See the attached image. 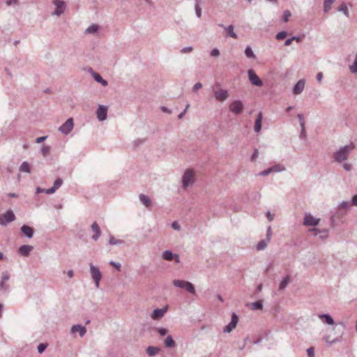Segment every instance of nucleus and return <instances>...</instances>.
<instances>
[{
	"label": "nucleus",
	"instance_id": "1",
	"mask_svg": "<svg viewBox=\"0 0 357 357\" xmlns=\"http://www.w3.org/2000/svg\"><path fill=\"white\" fill-rule=\"evenodd\" d=\"M355 148V146L354 144L351 143L349 144H347L344 146H341L338 150H337L334 154L333 158L334 160L337 162H342L343 161H345L351 151Z\"/></svg>",
	"mask_w": 357,
	"mask_h": 357
},
{
	"label": "nucleus",
	"instance_id": "2",
	"mask_svg": "<svg viewBox=\"0 0 357 357\" xmlns=\"http://www.w3.org/2000/svg\"><path fill=\"white\" fill-rule=\"evenodd\" d=\"M213 96L216 101L223 102L228 99L229 93L228 90L222 89L219 82H215L212 86Z\"/></svg>",
	"mask_w": 357,
	"mask_h": 357
},
{
	"label": "nucleus",
	"instance_id": "3",
	"mask_svg": "<svg viewBox=\"0 0 357 357\" xmlns=\"http://www.w3.org/2000/svg\"><path fill=\"white\" fill-rule=\"evenodd\" d=\"M173 284L176 287L185 289L190 294H195V287L190 282L182 280H174L173 281Z\"/></svg>",
	"mask_w": 357,
	"mask_h": 357
},
{
	"label": "nucleus",
	"instance_id": "4",
	"mask_svg": "<svg viewBox=\"0 0 357 357\" xmlns=\"http://www.w3.org/2000/svg\"><path fill=\"white\" fill-rule=\"evenodd\" d=\"M195 174L192 169H188L185 171L182 177V187L187 188L190 185H192L195 181Z\"/></svg>",
	"mask_w": 357,
	"mask_h": 357
},
{
	"label": "nucleus",
	"instance_id": "5",
	"mask_svg": "<svg viewBox=\"0 0 357 357\" xmlns=\"http://www.w3.org/2000/svg\"><path fill=\"white\" fill-rule=\"evenodd\" d=\"M15 220V215L12 210H8L6 213L0 215V225L6 226Z\"/></svg>",
	"mask_w": 357,
	"mask_h": 357
},
{
	"label": "nucleus",
	"instance_id": "6",
	"mask_svg": "<svg viewBox=\"0 0 357 357\" xmlns=\"http://www.w3.org/2000/svg\"><path fill=\"white\" fill-rule=\"evenodd\" d=\"M90 273L91 278H93L96 288H99L100 282L102 278V274L97 266H95L93 264H90Z\"/></svg>",
	"mask_w": 357,
	"mask_h": 357
},
{
	"label": "nucleus",
	"instance_id": "7",
	"mask_svg": "<svg viewBox=\"0 0 357 357\" xmlns=\"http://www.w3.org/2000/svg\"><path fill=\"white\" fill-rule=\"evenodd\" d=\"M53 4L55 6V10L52 13L53 15L60 16L66 10V3L61 0H53Z\"/></svg>",
	"mask_w": 357,
	"mask_h": 357
},
{
	"label": "nucleus",
	"instance_id": "8",
	"mask_svg": "<svg viewBox=\"0 0 357 357\" xmlns=\"http://www.w3.org/2000/svg\"><path fill=\"white\" fill-rule=\"evenodd\" d=\"M73 127V119L72 118H69L59 128V131L64 135H68L72 131Z\"/></svg>",
	"mask_w": 357,
	"mask_h": 357
},
{
	"label": "nucleus",
	"instance_id": "9",
	"mask_svg": "<svg viewBox=\"0 0 357 357\" xmlns=\"http://www.w3.org/2000/svg\"><path fill=\"white\" fill-rule=\"evenodd\" d=\"M229 109L232 113L239 114L242 113L244 109V105L241 100H236L229 105Z\"/></svg>",
	"mask_w": 357,
	"mask_h": 357
},
{
	"label": "nucleus",
	"instance_id": "10",
	"mask_svg": "<svg viewBox=\"0 0 357 357\" xmlns=\"http://www.w3.org/2000/svg\"><path fill=\"white\" fill-rule=\"evenodd\" d=\"M248 75L250 82L255 86H261L263 85L262 81L259 79L254 70L250 69L248 71Z\"/></svg>",
	"mask_w": 357,
	"mask_h": 357
},
{
	"label": "nucleus",
	"instance_id": "11",
	"mask_svg": "<svg viewBox=\"0 0 357 357\" xmlns=\"http://www.w3.org/2000/svg\"><path fill=\"white\" fill-rule=\"evenodd\" d=\"M238 321V317L236 313L233 312L231 314V319L230 323L227 325L224 329L223 332L225 333H230L233 329H234L237 325Z\"/></svg>",
	"mask_w": 357,
	"mask_h": 357
},
{
	"label": "nucleus",
	"instance_id": "12",
	"mask_svg": "<svg viewBox=\"0 0 357 357\" xmlns=\"http://www.w3.org/2000/svg\"><path fill=\"white\" fill-rule=\"evenodd\" d=\"M319 219L314 218L310 213L305 215L303 225L305 226H316L319 224Z\"/></svg>",
	"mask_w": 357,
	"mask_h": 357
},
{
	"label": "nucleus",
	"instance_id": "13",
	"mask_svg": "<svg viewBox=\"0 0 357 357\" xmlns=\"http://www.w3.org/2000/svg\"><path fill=\"white\" fill-rule=\"evenodd\" d=\"M162 258L167 261H172L174 259L176 263H180V257L178 255L174 254L171 250H165L162 252Z\"/></svg>",
	"mask_w": 357,
	"mask_h": 357
},
{
	"label": "nucleus",
	"instance_id": "14",
	"mask_svg": "<svg viewBox=\"0 0 357 357\" xmlns=\"http://www.w3.org/2000/svg\"><path fill=\"white\" fill-rule=\"evenodd\" d=\"M96 114L100 121H105L107 116V107L104 105H99L96 111Z\"/></svg>",
	"mask_w": 357,
	"mask_h": 357
},
{
	"label": "nucleus",
	"instance_id": "15",
	"mask_svg": "<svg viewBox=\"0 0 357 357\" xmlns=\"http://www.w3.org/2000/svg\"><path fill=\"white\" fill-rule=\"evenodd\" d=\"M10 279V274L8 271L2 273L1 280L0 282V289L7 291L9 289V286L6 282Z\"/></svg>",
	"mask_w": 357,
	"mask_h": 357
},
{
	"label": "nucleus",
	"instance_id": "16",
	"mask_svg": "<svg viewBox=\"0 0 357 357\" xmlns=\"http://www.w3.org/2000/svg\"><path fill=\"white\" fill-rule=\"evenodd\" d=\"M167 310V307H165L161 309L160 308L155 309L153 311V312L151 313V317L154 320H158L164 316V314Z\"/></svg>",
	"mask_w": 357,
	"mask_h": 357
},
{
	"label": "nucleus",
	"instance_id": "17",
	"mask_svg": "<svg viewBox=\"0 0 357 357\" xmlns=\"http://www.w3.org/2000/svg\"><path fill=\"white\" fill-rule=\"evenodd\" d=\"M305 79H302L297 82L292 89V92L295 95L301 94L305 88Z\"/></svg>",
	"mask_w": 357,
	"mask_h": 357
},
{
	"label": "nucleus",
	"instance_id": "18",
	"mask_svg": "<svg viewBox=\"0 0 357 357\" xmlns=\"http://www.w3.org/2000/svg\"><path fill=\"white\" fill-rule=\"evenodd\" d=\"M78 332L80 337H84L86 333V328L85 326L80 324L73 325L71 327L70 333L74 334Z\"/></svg>",
	"mask_w": 357,
	"mask_h": 357
},
{
	"label": "nucleus",
	"instance_id": "19",
	"mask_svg": "<svg viewBox=\"0 0 357 357\" xmlns=\"http://www.w3.org/2000/svg\"><path fill=\"white\" fill-rule=\"evenodd\" d=\"M33 247L29 245H23L20 247L18 252L23 257H27L29 255L31 251H32Z\"/></svg>",
	"mask_w": 357,
	"mask_h": 357
},
{
	"label": "nucleus",
	"instance_id": "20",
	"mask_svg": "<svg viewBox=\"0 0 357 357\" xmlns=\"http://www.w3.org/2000/svg\"><path fill=\"white\" fill-rule=\"evenodd\" d=\"M91 229L94 232V234L92 236L91 238L93 240L97 241L100 236L101 231H100V227L96 222H94L91 225Z\"/></svg>",
	"mask_w": 357,
	"mask_h": 357
},
{
	"label": "nucleus",
	"instance_id": "21",
	"mask_svg": "<svg viewBox=\"0 0 357 357\" xmlns=\"http://www.w3.org/2000/svg\"><path fill=\"white\" fill-rule=\"evenodd\" d=\"M21 231L29 238H32L34 234V229L32 227L26 225H24L21 227Z\"/></svg>",
	"mask_w": 357,
	"mask_h": 357
},
{
	"label": "nucleus",
	"instance_id": "22",
	"mask_svg": "<svg viewBox=\"0 0 357 357\" xmlns=\"http://www.w3.org/2000/svg\"><path fill=\"white\" fill-rule=\"evenodd\" d=\"M318 317L321 321L328 325L334 324V320L333 317L328 314H320Z\"/></svg>",
	"mask_w": 357,
	"mask_h": 357
},
{
	"label": "nucleus",
	"instance_id": "23",
	"mask_svg": "<svg viewBox=\"0 0 357 357\" xmlns=\"http://www.w3.org/2000/svg\"><path fill=\"white\" fill-rule=\"evenodd\" d=\"M262 113L259 112L255 120L254 130L256 132H259L261 130Z\"/></svg>",
	"mask_w": 357,
	"mask_h": 357
},
{
	"label": "nucleus",
	"instance_id": "24",
	"mask_svg": "<svg viewBox=\"0 0 357 357\" xmlns=\"http://www.w3.org/2000/svg\"><path fill=\"white\" fill-rule=\"evenodd\" d=\"M92 76L94 78L95 81L101 84L102 86H106L108 85V82L107 80L104 79L100 74L93 72L92 73Z\"/></svg>",
	"mask_w": 357,
	"mask_h": 357
},
{
	"label": "nucleus",
	"instance_id": "25",
	"mask_svg": "<svg viewBox=\"0 0 357 357\" xmlns=\"http://www.w3.org/2000/svg\"><path fill=\"white\" fill-rule=\"evenodd\" d=\"M160 350V349L159 347H153V346H149L146 348V354L149 355V356H154L159 353Z\"/></svg>",
	"mask_w": 357,
	"mask_h": 357
},
{
	"label": "nucleus",
	"instance_id": "26",
	"mask_svg": "<svg viewBox=\"0 0 357 357\" xmlns=\"http://www.w3.org/2000/svg\"><path fill=\"white\" fill-rule=\"evenodd\" d=\"M140 202L147 208H149L151 205V201L150 198L144 194H141L139 196Z\"/></svg>",
	"mask_w": 357,
	"mask_h": 357
},
{
	"label": "nucleus",
	"instance_id": "27",
	"mask_svg": "<svg viewBox=\"0 0 357 357\" xmlns=\"http://www.w3.org/2000/svg\"><path fill=\"white\" fill-rule=\"evenodd\" d=\"M310 232H312L313 236H317L319 234H321L319 236L320 238H324L328 236V232L326 230L319 231L317 229H311L309 230Z\"/></svg>",
	"mask_w": 357,
	"mask_h": 357
},
{
	"label": "nucleus",
	"instance_id": "28",
	"mask_svg": "<svg viewBox=\"0 0 357 357\" xmlns=\"http://www.w3.org/2000/svg\"><path fill=\"white\" fill-rule=\"evenodd\" d=\"M247 306H249L252 310H261L263 307V303L262 301L260 300L257 302L248 303Z\"/></svg>",
	"mask_w": 357,
	"mask_h": 357
},
{
	"label": "nucleus",
	"instance_id": "29",
	"mask_svg": "<svg viewBox=\"0 0 357 357\" xmlns=\"http://www.w3.org/2000/svg\"><path fill=\"white\" fill-rule=\"evenodd\" d=\"M290 282V276L289 275H286L282 280L280 282L279 285V290H284L287 287L289 283Z\"/></svg>",
	"mask_w": 357,
	"mask_h": 357
},
{
	"label": "nucleus",
	"instance_id": "30",
	"mask_svg": "<svg viewBox=\"0 0 357 357\" xmlns=\"http://www.w3.org/2000/svg\"><path fill=\"white\" fill-rule=\"evenodd\" d=\"M98 30L99 26L96 24H92L85 30V33L93 34L96 33Z\"/></svg>",
	"mask_w": 357,
	"mask_h": 357
},
{
	"label": "nucleus",
	"instance_id": "31",
	"mask_svg": "<svg viewBox=\"0 0 357 357\" xmlns=\"http://www.w3.org/2000/svg\"><path fill=\"white\" fill-rule=\"evenodd\" d=\"M225 31H227V36L237 38L236 33L234 31V26L229 25L227 27H225Z\"/></svg>",
	"mask_w": 357,
	"mask_h": 357
},
{
	"label": "nucleus",
	"instance_id": "32",
	"mask_svg": "<svg viewBox=\"0 0 357 357\" xmlns=\"http://www.w3.org/2000/svg\"><path fill=\"white\" fill-rule=\"evenodd\" d=\"M164 344L167 348H173L175 347V342L171 335H168L165 340Z\"/></svg>",
	"mask_w": 357,
	"mask_h": 357
},
{
	"label": "nucleus",
	"instance_id": "33",
	"mask_svg": "<svg viewBox=\"0 0 357 357\" xmlns=\"http://www.w3.org/2000/svg\"><path fill=\"white\" fill-rule=\"evenodd\" d=\"M271 173L281 172L285 170V167L280 164L275 165L270 167Z\"/></svg>",
	"mask_w": 357,
	"mask_h": 357
},
{
	"label": "nucleus",
	"instance_id": "34",
	"mask_svg": "<svg viewBox=\"0 0 357 357\" xmlns=\"http://www.w3.org/2000/svg\"><path fill=\"white\" fill-rule=\"evenodd\" d=\"M335 0H324V11L328 13L331 8V5L333 3Z\"/></svg>",
	"mask_w": 357,
	"mask_h": 357
},
{
	"label": "nucleus",
	"instance_id": "35",
	"mask_svg": "<svg viewBox=\"0 0 357 357\" xmlns=\"http://www.w3.org/2000/svg\"><path fill=\"white\" fill-rule=\"evenodd\" d=\"M20 171L26 173L31 172V168L29 166V164L27 162H23L20 167Z\"/></svg>",
	"mask_w": 357,
	"mask_h": 357
},
{
	"label": "nucleus",
	"instance_id": "36",
	"mask_svg": "<svg viewBox=\"0 0 357 357\" xmlns=\"http://www.w3.org/2000/svg\"><path fill=\"white\" fill-rule=\"evenodd\" d=\"M268 242L269 241H267V240H266V239L260 241L258 243V244L257 245V249L258 250H264L266 248L267 244L268 243Z\"/></svg>",
	"mask_w": 357,
	"mask_h": 357
},
{
	"label": "nucleus",
	"instance_id": "37",
	"mask_svg": "<svg viewBox=\"0 0 357 357\" xmlns=\"http://www.w3.org/2000/svg\"><path fill=\"white\" fill-rule=\"evenodd\" d=\"M338 11L342 12L347 17L349 16V10L346 3H342L337 9Z\"/></svg>",
	"mask_w": 357,
	"mask_h": 357
},
{
	"label": "nucleus",
	"instance_id": "38",
	"mask_svg": "<svg viewBox=\"0 0 357 357\" xmlns=\"http://www.w3.org/2000/svg\"><path fill=\"white\" fill-rule=\"evenodd\" d=\"M199 3H200V0H196V4L195 6V9L196 15L199 18L201 17V15H202V8L199 6Z\"/></svg>",
	"mask_w": 357,
	"mask_h": 357
},
{
	"label": "nucleus",
	"instance_id": "39",
	"mask_svg": "<svg viewBox=\"0 0 357 357\" xmlns=\"http://www.w3.org/2000/svg\"><path fill=\"white\" fill-rule=\"evenodd\" d=\"M123 243L122 240L116 239L114 236L109 237V243L112 245H121Z\"/></svg>",
	"mask_w": 357,
	"mask_h": 357
},
{
	"label": "nucleus",
	"instance_id": "40",
	"mask_svg": "<svg viewBox=\"0 0 357 357\" xmlns=\"http://www.w3.org/2000/svg\"><path fill=\"white\" fill-rule=\"evenodd\" d=\"M245 56L250 59V58H255V55L252 50V48L249 46H248L245 50Z\"/></svg>",
	"mask_w": 357,
	"mask_h": 357
},
{
	"label": "nucleus",
	"instance_id": "41",
	"mask_svg": "<svg viewBox=\"0 0 357 357\" xmlns=\"http://www.w3.org/2000/svg\"><path fill=\"white\" fill-rule=\"evenodd\" d=\"M351 205V204L349 203V202L343 201L341 203H340V204L338 205V208L347 210L349 208Z\"/></svg>",
	"mask_w": 357,
	"mask_h": 357
},
{
	"label": "nucleus",
	"instance_id": "42",
	"mask_svg": "<svg viewBox=\"0 0 357 357\" xmlns=\"http://www.w3.org/2000/svg\"><path fill=\"white\" fill-rule=\"evenodd\" d=\"M50 147L48 146H45V145L43 146L40 149V152L44 157L47 156V154L50 153Z\"/></svg>",
	"mask_w": 357,
	"mask_h": 357
},
{
	"label": "nucleus",
	"instance_id": "43",
	"mask_svg": "<svg viewBox=\"0 0 357 357\" xmlns=\"http://www.w3.org/2000/svg\"><path fill=\"white\" fill-rule=\"evenodd\" d=\"M287 36V33L285 31H280L276 34L275 38L278 40L284 39Z\"/></svg>",
	"mask_w": 357,
	"mask_h": 357
},
{
	"label": "nucleus",
	"instance_id": "44",
	"mask_svg": "<svg viewBox=\"0 0 357 357\" xmlns=\"http://www.w3.org/2000/svg\"><path fill=\"white\" fill-rule=\"evenodd\" d=\"M62 184H63V180L60 178H58L55 180L53 187H54L56 188V190H57L59 188H60Z\"/></svg>",
	"mask_w": 357,
	"mask_h": 357
},
{
	"label": "nucleus",
	"instance_id": "45",
	"mask_svg": "<svg viewBox=\"0 0 357 357\" xmlns=\"http://www.w3.org/2000/svg\"><path fill=\"white\" fill-rule=\"evenodd\" d=\"M291 16V13L289 10H285L283 13L282 20L284 22H287L289 21V19Z\"/></svg>",
	"mask_w": 357,
	"mask_h": 357
},
{
	"label": "nucleus",
	"instance_id": "46",
	"mask_svg": "<svg viewBox=\"0 0 357 357\" xmlns=\"http://www.w3.org/2000/svg\"><path fill=\"white\" fill-rule=\"evenodd\" d=\"M6 4L8 6L19 5V0H6Z\"/></svg>",
	"mask_w": 357,
	"mask_h": 357
},
{
	"label": "nucleus",
	"instance_id": "47",
	"mask_svg": "<svg viewBox=\"0 0 357 357\" xmlns=\"http://www.w3.org/2000/svg\"><path fill=\"white\" fill-rule=\"evenodd\" d=\"M47 345L46 344L41 343L38 346V351L40 354H42L46 349Z\"/></svg>",
	"mask_w": 357,
	"mask_h": 357
},
{
	"label": "nucleus",
	"instance_id": "48",
	"mask_svg": "<svg viewBox=\"0 0 357 357\" xmlns=\"http://www.w3.org/2000/svg\"><path fill=\"white\" fill-rule=\"evenodd\" d=\"M307 357H314V348L313 347H309L307 349Z\"/></svg>",
	"mask_w": 357,
	"mask_h": 357
},
{
	"label": "nucleus",
	"instance_id": "49",
	"mask_svg": "<svg viewBox=\"0 0 357 357\" xmlns=\"http://www.w3.org/2000/svg\"><path fill=\"white\" fill-rule=\"evenodd\" d=\"M259 156V151L258 149H255L254 150V152L252 154L251 157H250V160L251 161H255Z\"/></svg>",
	"mask_w": 357,
	"mask_h": 357
},
{
	"label": "nucleus",
	"instance_id": "50",
	"mask_svg": "<svg viewBox=\"0 0 357 357\" xmlns=\"http://www.w3.org/2000/svg\"><path fill=\"white\" fill-rule=\"evenodd\" d=\"M203 86L201 82L196 83L192 87V91L197 92L199 89H202Z\"/></svg>",
	"mask_w": 357,
	"mask_h": 357
},
{
	"label": "nucleus",
	"instance_id": "51",
	"mask_svg": "<svg viewBox=\"0 0 357 357\" xmlns=\"http://www.w3.org/2000/svg\"><path fill=\"white\" fill-rule=\"evenodd\" d=\"M109 264L114 267L117 271H121V264L119 263L111 261H109Z\"/></svg>",
	"mask_w": 357,
	"mask_h": 357
},
{
	"label": "nucleus",
	"instance_id": "52",
	"mask_svg": "<svg viewBox=\"0 0 357 357\" xmlns=\"http://www.w3.org/2000/svg\"><path fill=\"white\" fill-rule=\"evenodd\" d=\"M157 331L161 336H165L167 333V330L165 328H158Z\"/></svg>",
	"mask_w": 357,
	"mask_h": 357
},
{
	"label": "nucleus",
	"instance_id": "53",
	"mask_svg": "<svg viewBox=\"0 0 357 357\" xmlns=\"http://www.w3.org/2000/svg\"><path fill=\"white\" fill-rule=\"evenodd\" d=\"M271 170H270V168H268L261 172L259 173V176H268L269 174H271Z\"/></svg>",
	"mask_w": 357,
	"mask_h": 357
},
{
	"label": "nucleus",
	"instance_id": "54",
	"mask_svg": "<svg viewBox=\"0 0 357 357\" xmlns=\"http://www.w3.org/2000/svg\"><path fill=\"white\" fill-rule=\"evenodd\" d=\"M297 117L299 120L301 127H303V126H305V121H304V118H303V115L301 114H298L297 115Z\"/></svg>",
	"mask_w": 357,
	"mask_h": 357
},
{
	"label": "nucleus",
	"instance_id": "55",
	"mask_svg": "<svg viewBox=\"0 0 357 357\" xmlns=\"http://www.w3.org/2000/svg\"><path fill=\"white\" fill-rule=\"evenodd\" d=\"M220 55V51L215 48L211 52V56L213 57L218 56Z\"/></svg>",
	"mask_w": 357,
	"mask_h": 357
},
{
	"label": "nucleus",
	"instance_id": "56",
	"mask_svg": "<svg viewBox=\"0 0 357 357\" xmlns=\"http://www.w3.org/2000/svg\"><path fill=\"white\" fill-rule=\"evenodd\" d=\"M172 227L174 229H175V230H180V229H181V226H180V225H179V224H178V222H176V221H174V222H172Z\"/></svg>",
	"mask_w": 357,
	"mask_h": 357
},
{
	"label": "nucleus",
	"instance_id": "57",
	"mask_svg": "<svg viewBox=\"0 0 357 357\" xmlns=\"http://www.w3.org/2000/svg\"><path fill=\"white\" fill-rule=\"evenodd\" d=\"M193 48L192 47H185L184 48H183L181 50V52L182 53H184V54H186V53H189V52H191L192 51Z\"/></svg>",
	"mask_w": 357,
	"mask_h": 357
},
{
	"label": "nucleus",
	"instance_id": "58",
	"mask_svg": "<svg viewBox=\"0 0 357 357\" xmlns=\"http://www.w3.org/2000/svg\"><path fill=\"white\" fill-rule=\"evenodd\" d=\"M350 70L352 73H357V63L354 62L353 65L350 66Z\"/></svg>",
	"mask_w": 357,
	"mask_h": 357
},
{
	"label": "nucleus",
	"instance_id": "59",
	"mask_svg": "<svg viewBox=\"0 0 357 357\" xmlns=\"http://www.w3.org/2000/svg\"><path fill=\"white\" fill-rule=\"evenodd\" d=\"M271 234H272L271 227H268V229H267L266 239V240H267V241H270Z\"/></svg>",
	"mask_w": 357,
	"mask_h": 357
},
{
	"label": "nucleus",
	"instance_id": "60",
	"mask_svg": "<svg viewBox=\"0 0 357 357\" xmlns=\"http://www.w3.org/2000/svg\"><path fill=\"white\" fill-rule=\"evenodd\" d=\"M56 188L54 187H52L50 188L45 190V193L47 194H53L56 192Z\"/></svg>",
	"mask_w": 357,
	"mask_h": 357
},
{
	"label": "nucleus",
	"instance_id": "61",
	"mask_svg": "<svg viewBox=\"0 0 357 357\" xmlns=\"http://www.w3.org/2000/svg\"><path fill=\"white\" fill-rule=\"evenodd\" d=\"M301 132L300 134V137L305 138V137H306V131H305V126H303V127H301Z\"/></svg>",
	"mask_w": 357,
	"mask_h": 357
},
{
	"label": "nucleus",
	"instance_id": "62",
	"mask_svg": "<svg viewBox=\"0 0 357 357\" xmlns=\"http://www.w3.org/2000/svg\"><path fill=\"white\" fill-rule=\"evenodd\" d=\"M343 168H344L346 171L349 172V171H351V170L352 166H351V164H349V163H344V164L343 165Z\"/></svg>",
	"mask_w": 357,
	"mask_h": 357
},
{
	"label": "nucleus",
	"instance_id": "63",
	"mask_svg": "<svg viewBox=\"0 0 357 357\" xmlns=\"http://www.w3.org/2000/svg\"><path fill=\"white\" fill-rule=\"evenodd\" d=\"M351 205L357 206V195H355L351 199Z\"/></svg>",
	"mask_w": 357,
	"mask_h": 357
},
{
	"label": "nucleus",
	"instance_id": "64",
	"mask_svg": "<svg viewBox=\"0 0 357 357\" xmlns=\"http://www.w3.org/2000/svg\"><path fill=\"white\" fill-rule=\"evenodd\" d=\"M266 217L269 221H273L274 218V215L271 213V212L268 211L266 213Z\"/></svg>",
	"mask_w": 357,
	"mask_h": 357
}]
</instances>
